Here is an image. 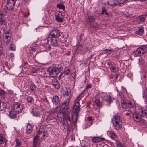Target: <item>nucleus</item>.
I'll return each instance as SVG.
<instances>
[{
  "label": "nucleus",
  "instance_id": "obj_26",
  "mask_svg": "<svg viewBox=\"0 0 147 147\" xmlns=\"http://www.w3.org/2000/svg\"><path fill=\"white\" fill-rule=\"evenodd\" d=\"M111 71L113 73L118 72L119 68L117 66H112L110 67Z\"/></svg>",
  "mask_w": 147,
  "mask_h": 147
},
{
  "label": "nucleus",
  "instance_id": "obj_57",
  "mask_svg": "<svg viewBox=\"0 0 147 147\" xmlns=\"http://www.w3.org/2000/svg\"><path fill=\"white\" fill-rule=\"evenodd\" d=\"M16 0H7V1L12 3L15 4V2Z\"/></svg>",
  "mask_w": 147,
  "mask_h": 147
},
{
  "label": "nucleus",
  "instance_id": "obj_7",
  "mask_svg": "<svg viewBox=\"0 0 147 147\" xmlns=\"http://www.w3.org/2000/svg\"><path fill=\"white\" fill-rule=\"evenodd\" d=\"M100 96L102 100L110 103L112 102V97L109 93H101Z\"/></svg>",
  "mask_w": 147,
  "mask_h": 147
},
{
  "label": "nucleus",
  "instance_id": "obj_33",
  "mask_svg": "<svg viewBox=\"0 0 147 147\" xmlns=\"http://www.w3.org/2000/svg\"><path fill=\"white\" fill-rule=\"evenodd\" d=\"M5 137L3 134H0V144H3L5 142Z\"/></svg>",
  "mask_w": 147,
  "mask_h": 147
},
{
  "label": "nucleus",
  "instance_id": "obj_6",
  "mask_svg": "<svg viewBox=\"0 0 147 147\" xmlns=\"http://www.w3.org/2000/svg\"><path fill=\"white\" fill-rule=\"evenodd\" d=\"M121 105L123 108H136V103L133 100L126 102L124 101H121Z\"/></svg>",
  "mask_w": 147,
  "mask_h": 147
},
{
  "label": "nucleus",
  "instance_id": "obj_4",
  "mask_svg": "<svg viewBox=\"0 0 147 147\" xmlns=\"http://www.w3.org/2000/svg\"><path fill=\"white\" fill-rule=\"evenodd\" d=\"M47 43L50 45H52L54 47L58 46L57 38L52 37L51 35H49L47 38Z\"/></svg>",
  "mask_w": 147,
  "mask_h": 147
},
{
  "label": "nucleus",
  "instance_id": "obj_22",
  "mask_svg": "<svg viewBox=\"0 0 147 147\" xmlns=\"http://www.w3.org/2000/svg\"><path fill=\"white\" fill-rule=\"evenodd\" d=\"M60 110V108L59 107H57L55 110H53L51 112V113L48 116L49 117L50 119H53L55 118L53 115L54 113L57 112Z\"/></svg>",
  "mask_w": 147,
  "mask_h": 147
},
{
  "label": "nucleus",
  "instance_id": "obj_61",
  "mask_svg": "<svg viewBox=\"0 0 147 147\" xmlns=\"http://www.w3.org/2000/svg\"><path fill=\"white\" fill-rule=\"evenodd\" d=\"M87 120L89 121H91L92 120V118L91 117H88L87 118Z\"/></svg>",
  "mask_w": 147,
  "mask_h": 147
},
{
  "label": "nucleus",
  "instance_id": "obj_8",
  "mask_svg": "<svg viewBox=\"0 0 147 147\" xmlns=\"http://www.w3.org/2000/svg\"><path fill=\"white\" fill-rule=\"evenodd\" d=\"M68 104L69 102H63L61 106L62 111L65 114H68L70 113L68 107Z\"/></svg>",
  "mask_w": 147,
  "mask_h": 147
},
{
  "label": "nucleus",
  "instance_id": "obj_35",
  "mask_svg": "<svg viewBox=\"0 0 147 147\" xmlns=\"http://www.w3.org/2000/svg\"><path fill=\"white\" fill-rule=\"evenodd\" d=\"M15 141L16 144L15 147H20L21 144L20 140L19 139L16 138L15 139Z\"/></svg>",
  "mask_w": 147,
  "mask_h": 147
},
{
  "label": "nucleus",
  "instance_id": "obj_2",
  "mask_svg": "<svg viewBox=\"0 0 147 147\" xmlns=\"http://www.w3.org/2000/svg\"><path fill=\"white\" fill-rule=\"evenodd\" d=\"M112 121L116 129L119 130L122 127V121L119 116H115L112 119Z\"/></svg>",
  "mask_w": 147,
  "mask_h": 147
},
{
  "label": "nucleus",
  "instance_id": "obj_48",
  "mask_svg": "<svg viewBox=\"0 0 147 147\" xmlns=\"http://www.w3.org/2000/svg\"><path fill=\"white\" fill-rule=\"evenodd\" d=\"M101 14H105L107 15H108V13L107 12V11L104 8H102V12Z\"/></svg>",
  "mask_w": 147,
  "mask_h": 147
},
{
  "label": "nucleus",
  "instance_id": "obj_36",
  "mask_svg": "<svg viewBox=\"0 0 147 147\" xmlns=\"http://www.w3.org/2000/svg\"><path fill=\"white\" fill-rule=\"evenodd\" d=\"M135 52H136L135 53H137V55L139 56H141L144 54L143 53H142V51L141 50L139 47L137 49V50Z\"/></svg>",
  "mask_w": 147,
  "mask_h": 147
},
{
  "label": "nucleus",
  "instance_id": "obj_62",
  "mask_svg": "<svg viewBox=\"0 0 147 147\" xmlns=\"http://www.w3.org/2000/svg\"><path fill=\"white\" fill-rule=\"evenodd\" d=\"M126 17H132V16L131 14H129V15H126Z\"/></svg>",
  "mask_w": 147,
  "mask_h": 147
},
{
  "label": "nucleus",
  "instance_id": "obj_42",
  "mask_svg": "<svg viewBox=\"0 0 147 147\" xmlns=\"http://www.w3.org/2000/svg\"><path fill=\"white\" fill-rule=\"evenodd\" d=\"M9 48L12 50H15L16 49V46L13 43H11L9 45Z\"/></svg>",
  "mask_w": 147,
  "mask_h": 147
},
{
  "label": "nucleus",
  "instance_id": "obj_27",
  "mask_svg": "<svg viewBox=\"0 0 147 147\" xmlns=\"http://www.w3.org/2000/svg\"><path fill=\"white\" fill-rule=\"evenodd\" d=\"M92 142L94 143H97L102 140L101 138L98 137H93L92 139Z\"/></svg>",
  "mask_w": 147,
  "mask_h": 147
},
{
  "label": "nucleus",
  "instance_id": "obj_45",
  "mask_svg": "<svg viewBox=\"0 0 147 147\" xmlns=\"http://www.w3.org/2000/svg\"><path fill=\"white\" fill-rule=\"evenodd\" d=\"M113 50L109 49H106L103 51L104 53H108V54L111 53V51H113Z\"/></svg>",
  "mask_w": 147,
  "mask_h": 147
},
{
  "label": "nucleus",
  "instance_id": "obj_39",
  "mask_svg": "<svg viewBox=\"0 0 147 147\" xmlns=\"http://www.w3.org/2000/svg\"><path fill=\"white\" fill-rule=\"evenodd\" d=\"M36 86L34 84H32L30 87V88L32 92L34 91L36 88Z\"/></svg>",
  "mask_w": 147,
  "mask_h": 147
},
{
  "label": "nucleus",
  "instance_id": "obj_21",
  "mask_svg": "<svg viewBox=\"0 0 147 147\" xmlns=\"http://www.w3.org/2000/svg\"><path fill=\"white\" fill-rule=\"evenodd\" d=\"M14 5L15 4L7 1L6 5L7 9L9 11L13 10L14 9Z\"/></svg>",
  "mask_w": 147,
  "mask_h": 147
},
{
  "label": "nucleus",
  "instance_id": "obj_50",
  "mask_svg": "<svg viewBox=\"0 0 147 147\" xmlns=\"http://www.w3.org/2000/svg\"><path fill=\"white\" fill-rule=\"evenodd\" d=\"M91 88V85L89 83L86 86V89H85V90L86 89L87 90L89 88Z\"/></svg>",
  "mask_w": 147,
  "mask_h": 147
},
{
  "label": "nucleus",
  "instance_id": "obj_31",
  "mask_svg": "<svg viewBox=\"0 0 147 147\" xmlns=\"http://www.w3.org/2000/svg\"><path fill=\"white\" fill-rule=\"evenodd\" d=\"M32 131V128L31 125L28 124L26 128V131L28 134L30 133Z\"/></svg>",
  "mask_w": 147,
  "mask_h": 147
},
{
  "label": "nucleus",
  "instance_id": "obj_24",
  "mask_svg": "<svg viewBox=\"0 0 147 147\" xmlns=\"http://www.w3.org/2000/svg\"><path fill=\"white\" fill-rule=\"evenodd\" d=\"M107 134L110 138L113 139H115L116 138V134L112 131H108Z\"/></svg>",
  "mask_w": 147,
  "mask_h": 147
},
{
  "label": "nucleus",
  "instance_id": "obj_17",
  "mask_svg": "<svg viewBox=\"0 0 147 147\" xmlns=\"http://www.w3.org/2000/svg\"><path fill=\"white\" fill-rule=\"evenodd\" d=\"M85 90H84L81 94L76 97L74 100V102H79V101L83 98L85 95Z\"/></svg>",
  "mask_w": 147,
  "mask_h": 147
},
{
  "label": "nucleus",
  "instance_id": "obj_40",
  "mask_svg": "<svg viewBox=\"0 0 147 147\" xmlns=\"http://www.w3.org/2000/svg\"><path fill=\"white\" fill-rule=\"evenodd\" d=\"M57 7L59 8L60 9L64 10L65 6L64 5L62 4H58L57 5Z\"/></svg>",
  "mask_w": 147,
  "mask_h": 147
},
{
  "label": "nucleus",
  "instance_id": "obj_28",
  "mask_svg": "<svg viewBox=\"0 0 147 147\" xmlns=\"http://www.w3.org/2000/svg\"><path fill=\"white\" fill-rule=\"evenodd\" d=\"M139 48H140V49L144 54L146 53L147 51V46L146 45L141 46Z\"/></svg>",
  "mask_w": 147,
  "mask_h": 147
},
{
  "label": "nucleus",
  "instance_id": "obj_38",
  "mask_svg": "<svg viewBox=\"0 0 147 147\" xmlns=\"http://www.w3.org/2000/svg\"><path fill=\"white\" fill-rule=\"evenodd\" d=\"M95 104L99 107H101L102 105V103L100 100L98 99H96L94 101Z\"/></svg>",
  "mask_w": 147,
  "mask_h": 147
},
{
  "label": "nucleus",
  "instance_id": "obj_44",
  "mask_svg": "<svg viewBox=\"0 0 147 147\" xmlns=\"http://www.w3.org/2000/svg\"><path fill=\"white\" fill-rule=\"evenodd\" d=\"M140 21L139 22L140 23H141L144 22L145 21V18L143 16H140L139 17Z\"/></svg>",
  "mask_w": 147,
  "mask_h": 147
},
{
  "label": "nucleus",
  "instance_id": "obj_23",
  "mask_svg": "<svg viewBox=\"0 0 147 147\" xmlns=\"http://www.w3.org/2000/svg\"><path fill=\"white\" fill-rule=\"evenodd\" d=\"M32 112L33 115L39 117L40 114V112L38 109L36 108H34L32 109Z\"/></svg>",
  "mask_w": 147,
  "mask_h": 147
},
{
  "label": "nucleus",
  "instance_id": "obj_30",
  "mask_svg": "<svg viewBox=\"0 0 147 147\" xmlns=\"http://www.w3.org/2000/svg\"><path fill=\"white\" fill-rule=\"evenodd\" d=\"M7 106L6 103L4 102H1L0 105V110L2 111L5 110Z\"/></svg>",
  "mask_w": 147,
  "mask_h": 147
},
{
  "label": "nucleus",
  "instance_id": "obj_14",
  "mask_svg": "<svg viewBox=\"0 0 147 147\" xmlns=\"http://www.w3.org/2000/svg\"><path fill=\"white\" fill-rule=\"evenodd\" d=\"M140 111L141 113V115L144 117H147V107H141Z\"/></svg>",
  "mask_w": 147,
  "mask_h": 147
},
{
  "label": "nucleus",
  "instance_id": "obj_49",
  "mask_svg": "<svg viewBox=\"0 0 147 147\" xmlns=\"http://www.w3.org/2000/svg\"><path fill=\"white\" fill-rule=\"evenodd\" d=\"M3 48L2 47V46H0V55L2 56L3 54H4V53L3 52Z\"/></svg>",
  "mask_w": 147,
  "mask_h": 147
},
{
  "label": "nucleus",
  "instance_id": "obj_10",
  "mask_svg": "<svg viewBox=\"0 0 147 147\" xmlns=\"http://www.w3.org/2000/svg\"><path fill=\"white\" fill-rule=\"evenodd\" d=\"M7 12L6 11H0V26L2 25H6L7 24L5 20L3 18L5 15H6Z\"/></svg>",
  "mask_w": 147,
  "mask_h": 147
},
{
  "label": "nucleus",
  "instance_id": "obj_60",
  "mask_svg": "<svg viewBox=\"0 0 147 147\" xmlns=\"http://www.w3.org/2000/svg\"><path fill=\"white\" fill-rule=\"evenodd\" d=\"M23 1L26 3H28L30 1V0H23Z\"/></svg>",
  "mask_w": 147,
  "mask_h": 147
},
{
  "label": "nucleus",
  "instance_id": "obj_11",
  "mask_svg": "<svg viewBox=\"0 0 147 147\" xmlns=\"http://www.w3.org/2000/svg\"><path fill=\"white\" fill-rule=\"evenodd\" d=\"M132 117L133 120L136 122H140L142 117L138 113L134 112L132 114Z\"/></svg>",
  "mask_w": 147,
  "mask_h": 147
},
{
  "label": "nucleus",
  "instance_id": "obj_56",
  "mask_svg": "<svg viewBox=\"0 0 147 147\" xmlns=\"http://www.w3.org/2000/svg\"><path fill=\"white\" fill-rule=\"evenodd\" d=\"M92 26L93 27H97L98 25V24L96 23H93L92 25Z\"/></svg>",
  "mask_w": 147,
  "mask_h": 147
},
{
  "label": "nucleus",
  "instance_id": "obj_34",
  "mask_svg": "<svg viewBox=\"0 0 147 147\" xmlns=\"http://www.w3.org/2000/svg\"><path fill=\"white\" fill-rule=\"evenodd\" d=\"M95 19L93 17L91 16H88L87 20V22L90 23H92L95 22Z\"/></svg>",
  "mask_w": 147,
  "mask_h": 147
},
{
  "label": "nucleus",
  "instance_id": "obj_37",
  "mask_svg": "<svg viewBox=\"0 0 147 147\" xmlns=\"http://www.w3.org/2000/svg\"><path fill=\"white\" fill-rule=\"evenodd\" d=\"M26 100L28 103L30 104L34 102L32 97L30 96H28L27 97Z\"/></svg>",
  "mask_w": 147,
  "mask_h": 147
},
{
  "label": "nucleus",
  "instance_id": "obj_46",
  "mask_svg": "<svg viewBox=\"0 0 147 147\" xmlns=\"http://www.w3.org/2000/svg\"><path fill=\"white\" fill-rule=\"evenodd\" d=\"M63 113L61 112L58 113L57 115V116L58 118H62L63 116Z\"/></svg>",
  "mask_w": 147,
  "mask_h": 147
},
{
  "label": "nucleus",
  "instance_id": "obj_64",
  "mask_svg": "<svg viewBox=\"0 0 147 147\" xmlns=\"http://www.w3.org/2000/svg\"><path fill=\"white\" fill-rule=\"evenodd\" d=\"M26 93H27L28 94H31V93L29 92V90H27L26 91Z\"/></svg>",
  "mask_w": 147,
  "mask_h": 147
},
{
  "label": "nucleus",
  "instance_id": "obj_12",
  "mask_svg": "<svg viewBox=\"0 0 147 147\" xmlns=\"http://www.w3.org/2000/svg\"><path fill=\"white\" fill-rule=\"evenodd\" d=\"M55 19L57 21L62 22L64 19V16L62 12L59 11L57 14L55 16Z\"/></svg>",
  "mask_w": 147,
  "mask_h": 147
},
{
  "label": "nucleus",
  "instance_id": "obj_55",
  "mask_svg": "<svg viewBox=\"0 0 147 147\" xmlns=\"http://www.w3.org/2000/svg\"><path fill=\"white\" fill-rule=\"evenodd\" d=\"M35 44H33L31 47V49L33 51H35V49H36V48L34 47V45H35Z\"/></svg>",
  "mask_w": 147,
  "mask_h": 147
},
{
  "label": "nucleus",
  "instance_id": "obj_19",
  "mask_svg": "<svg viewBox=\"0 0 147 147\" xmlns=\"http://www.w3.org/2000/svg\"><path fill=\"white\" fill-rule=\"evenodd\" d=\"M60 101L59 98L57 95H55L52 98V102L55 105H57Z\"/></svg>",
  "mask_w": 147,
  "mask_h": 147
},
{
  "label": "nucleus",
  "instance_id": "obj_15",
  "mask_svg": "<svg viewBox=\"0 0 147 147\" xmlns=\"http://www.w3.org/2000/svg\"><path fill=\"white\" fill-rule=\"evenodd\" d=\"M107 4L110 6H116L120 5L119 0H111L108 2Z\"/></svg>",
  "mask_w": 147,
  "mask_h": 147
},
{
  "label": "nucleus",
  "instance_id": "obj_16",
  "mask_svg": "<svg viewBox=\"0 0 147 147\" xmlns=\"http://www.w3.org/2000/svg\"><path fill=\"white\" fill-rule=\"evenodd\" d=\"M125 109V111H124L125 114V115L128 117H131L132 116V114H134V113L132 112L131 110L129 108H124Z\"/></svg>",
  "mask_w": 147,
  "mask_h": 147
},
{
  "label": "nucleus",
  "instance_id": "obj_29",
  "mask_svg": "<svg viewBox=\"0 0 147 147\" xmlns=\"http://www.w3.org/2000/svg\"><path fill=\"white\" fill-rule=\"evenodd\" d=\"M55 68L59 74L60 72L61 71L63 70V66L61 64H58L57 65H55Z\"/></svg>",
  "mask_w": 147,
  "mask_h": 147
},
{
  "label": "nucleus",
  "instance_id": "obj_32",
  "mask_svg": "<svg viewBox=\"0 0 147 147\" xmlns=\"http://www.w3.org/2000/svg\"><path fill=\"white\" fill-rule=\"evenodd\" d=\"M15 112L10 111L9 113V115L10 117L12 119L15 118L16 117V115L15 114Z\"/></svg>",
  "mask_w": 147,
  "mask_h": 147
},
{
  "label": "nucleus",
  "instance_id": "obj_59",
  "mask_svg": "<svg viewBox=\"0 0 147 147\" xmlns=\"http://www.w3.org/2000/svg\"><path fill=\"white\" fill-rule=\"evenodd\" d=\"M119 96H121V97H123V94L122 93L120 92H119Z\"/></svg>",
  "mask_w": 147,
  "mask_h": 147
},
{
  "label": "nucleus",
  "instance_id": "obj_25",
  "mask_svg": "<svg viewBox=\"0 0 147 147\" xmlns=\"http://www.w3.org/2000/svg\"><path fill=\"white\" fill-rule=\"evenodd\" d=\"M71 94V91L69 89H67L65 90V92L63 93V95L67 98H69Z\"/></svg>",
  "mask_w": 147,
  "mask_h": 147
},
{
  "label": "nucleus",
  "instance_id": "obj_63",
  "mask_svg": "<svg viewBox=\"0 0 147 147\" xmlns=\"http://www.w3.org/2000/svg\"><path fill=\"white\" fill-rule=\"evenodd\" d=\"M10 55L11 57H13L14 56V54L13 53H11L10 54Z\"/></svg>",
  "mask_w": 147,
  "mask_h": 147
},
{
  "label": "nucleus",
  "instance_id": "obj_5",
  "mask_svg": "<svg viewBox=\"0 0 147 147\" xmlns=\"http://www.w3.org/2000/svg\"><path fill=\"white\" fill-rule=\"evenodd\" d=\"M13 107V111L16 114L21 112L23 109V105L18 102H15Z\"/></svg>",
  "mask_w": 147,
  "mask_h": 147
},
{
  "label": "nucleus",
  "instance_id": "obj_18",
  "mask_svg": "<svg viewBox=\"0 0 147 147\" xmlns=\"http://www.w3.org/2000/svg\"><path fill=\"white\" fill-rule=\"evenodd\" d=\"M52 83L53 86L57 89H59L60 87V85L59 82L56 79L52 80Z\"/></svg>",
  "mask_w": 147,
  "mask_h": 147
},
{
  "label": "nucleus",
  "instance_id": "obj_1",
  "mask_svg": "<svg viewBox=\"0 0 147 147\" xmlns=\"http://www.w3.org/2000/svg\"><path fill=\"white\" fill-rule=\"evenodd\" d=\"M75 105L73 109L71 120L74 126L76 125V123L78 117L79 112L80 111L81 105L79 102H74Z\"/></svg>",
  "mask_w": 147,
  "mask_h": 147
},
{
  "label": "nucleus",
  "instance_id": "obj_47",
  "mask_svg": "<svg viewBox=\"0 0 147 147\" xmlns=\"http://www.w3.org/2000/svg\"><path fill=\"white\" fill-rule=\"evenodd\" d=\"M76 77V75L75 73H72L70 75V77L72 80H74Z\"/></svg>",
  "mask_w": 147,
  "mask_h": 147
},
{
  "label": "nucleus",
  "instance_id": "obj_51",
  "mask_svg": "<svg viewBox=\"0 0 147 147\" xmlns=\"http://www.w3.org/2000/svg\"><path fill=\"white\" fill-rule=\"evenodd\" d=\"M37 70L36 68H35L34 67H32L31 69V71L32 73H35L37 72Z\"/></svg>",
  "mask_w": 147,
  "mask_h": 147
},
{
  "label": "nucleus",
  "instance_id": "obj_58",
  "mask_svg": "<svg viewBox=\"0 0 147 147\" xmlns=\"http://www.w3.org/2000/svg\"><path fill=\"white\" fill-rule=\"evenodd\" d=\"M38 142H33V147H36L37 146Z\"/></svg>",
  "mask_w": 147,
  "mask_h": 147
},
{
  "label": "nucleus",
  "instance_id": "obj_20",
  "mask_svg": "<svg viewBox=\"0 0 147 147\" xmlns=\"http://www.w3.org/2000/svg\"><path fill=\"white\" fill-rule=\"evenodd\" d=\"M11 39V36L7 35V34H5V38L4 39V44L5 45H7L9 43Z\"/></svg>",
  "mask_w": 147,
  "mask_h": 147
},
{
  "label": "nucleus",
  "instance_id": "obj_52",
  "mask_svg": "<svg viewBox=\"0 0 147 147\" xmlns=\"http://www.w3.org/2000/svg\"><path fill=\"white\" fill-rule=\"evenodd\" d=\"M39 138L37 136H35L34 138L33 142H38Z\"/></svg>",
  "mask_w": 147,
  "mask_h": 147
},
{
  "label": "nucleus",
  "instance_id": "obj_43",
  "mask_svg": "<svg viewBox=\"0 0 147 147\" xmlns=\"http://www.w3.org/2000/svg\"><path fill=\"white\" fill-rule=\"evenodd\" d=\"M144 32L143 28L142 27H140L138 30V34L139 35H141Z\"/></svg>",
  "mask_w": 147,
  "mask_h": 147
},
{
  "label": "nucleus",
  "instance_id": "obj_54",
  "mask_svg": "<svg viewBox=\"0 0 147 147\" xmlns=\"http://www.w3.org/2000/svg\"><path fill=\"white\" fill-rule=\"evenodd\" d=\"M77 49L78 50L82 51L83 49L82 46L81 45H80L78 46V47L77 48Z\"/></svg>",
  "mask_w": 147,
  "mask_h": 147
},
{
  "label": "nucleus",
  "instance_id": "obj_41",
  "mask_svg": "<svg viewBox=\"0 0 147 147\" xmlns=\"http://www.w3.org/2000/svg\"><path fill=\"white\" fill-rule=\"evenodd\" d=\"M140 123V124L142 125H143L144 126L147 125V122H146V120H143L142 118L141 119V120Z\"/></svg>",
  "mask_w": 147,
  "mask_h": 147
},
{
  "label": "nucleus",
  "instance_id": "obj_3",
  "mask_svg": "<svg viewBox=\"0 0 147 147\" xmlns=\"http://www.w3.org/2000/svg\"><path fill=\"white\" fill-rule=\"evenodd\" d=\"M49 76L51 77H54L57 76L58 74L55 68V65L53 64L50 66L47 70Z\"/></svg>",
  "mask_w": 147,
  "mask_h": 147
},
{
  "label": "nucleus",
  "instance_id": "obj_9",
  "mask_svg": "<svg viewBox=\"0 0 147 147\" xmlns=\"http://www.w3.org/2000/svg\"><path fill=\"white\" fill-rule=\"evenodd\" d=\"M49 35H51L52 37L58 38L60 36V32L58 29H54L50 31Z\"/></svg>",
  "mask_w": 147,
  "mask_h": 147
},
{
  "label": "nucleus",
  "instance_id": "obj_13",
  "mask_svg": "<svg viewBox=\"0 0 147 147\" xmlns=\"http://www.w3.org/2000/svg\"><path fill=\"white\" fill-rule=\"evenodd\" d=\"M61 122L62 125V127L65 129H69V124L66 119L64 117L62 118Z\"/></svg>",
  "mask_w": 147,
  "mask_h": 147
},
{
  "label": "nucleus",
  "instance_id": "obj_53",
  "mask_svg": "<svg viewBox=\"0 0 147 147\" xmlns=\"http://www.w3.org/2000/svg\"><path fill=\"white\" fill-rule=\"evenodd\" d=\"M70 73V70L69 69H67L64 72L65 75H68Z\"/></svg>",
  "mask_w": 147,
  "mask_h": 147
}]
</instances>
